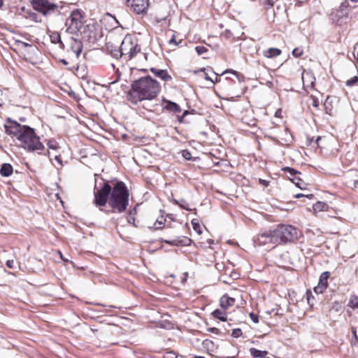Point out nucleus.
Masks as SVG:
<instances>
[{
    "mask_svg": "<svg viewBox=\"0 0 358 358\" xmlns=\"http://www.w3.org/2000/svg\"><path fill=\"white\" fill-rule=\"evenodd\" d=\"M9 124H5L6 133L10 136H15L21 143V147L28 152H37L41 154L45 147L40 141V137L35 132L34 129L27 125H22L10 118L7 119Z\"/></svg>",
    "mask_w": 358,
    "mask_h": 358,
    "instance_id": "1",
    "label": "nucleus"
},
{
    "mask_svg": "<svg viewBox=\"0 0 358 358\" xmlns=\"http://www.w3.org/2000/svg\"><path fill=\"white\" fill-rule=\"evenodd\" d=\"M159 91L160 85L157 80L150 76L141 77L132 82L127 99L136 105L138 102L154 99Z\"/></svg>",
    "mask_w": 358,
    "mask_h": 358,
    "instance_id": "2",
    "label": "nucleus"
},
{
    "mask_svg": "<svg viewBox=\"0 0 358 358\" xmlns=\"http://www.w3.org/2000/svg\"><path fill=\"white\" fill-rule=\"evenodd\" d=\"M129 191L125 184L117 182L110 192L108 205L111 208L110 212L122 213L124 212L129 205Z\"/></svg>",
    "mask_w": 358,
    "mask_h": 358,
    "instance_id": "3",
    "label": "nucleus"
},
{
    "mask_svg": "<svg viewBox=\"0 0 358 358\" xmlns=\"http://www.w3.org/2000/svg\"><path fill=\"white\" fill-rule=\"evenodd\" d=\"M278 244L292 243L298 238V230L289 224H278L275 229Z\"/></svg>",
    "mask_w": 358,
    "mask_h": 358,
    "instance_id": "4",
    "label": "nucleus"
},
{
    "mask_svg": "<svg viewBox=\"0 0 358 358\" xmlns=\"http://www.w3.org/2000/svg\"><path fill=\"white\" fill-rule=\"evenodd\" d=\"M66 31L70 34H76L83 26V16L78 10L71 12L65 23Z\"/></svg>",
    "mask_w": 358,
    "mask_h": 358,
    "instance_id": "5",
    "label": "nucleus"
},
{
    "mask_svg": "<svg viewBox=\"0 0 358 358\" xmlns=\"http://www.w3.org/2000/svg\"><path fill=\"white\" fill-rule=\"evenodd\" d=\"M112 192V187L108 182L103 183V186L94 192V203L96 206L101 208L106 206L108 203L110 192Z\"/></svg>",
    "mask_w": 358,
    "mask_h": 358,
    "instance_id": "6",
    "label": "nucleus"
},
{
    "mask_svg": "<svg viewBox=\"0 0 358 358\" xmlns=\"http://www.w3.org/2000/svg\"><path fill=\"white\" fill-rule=\"evenodd\" d=\"M32 6L34 10L41 13L45 16L59 11L58 5L50 2L48 0H34Z\"/></svg>",
    "mask_w": 358,
    "mask_h": 358,
    "instance_id": "7",
    "label": "nucleus"
},
{
    "mask_svg": "<svg viewBox=\"0 0 358 358\" xmlns=\"http://www.w3.org/2000/svg\"><path fill=\"white\" fill-rule=\"evenodd\" d=\"M255 241L257 245H265L270 244L272 245V248H275L278 245L274 229L257 235Z\"/></svg>",
    "mask_w": 358,
    "mask_h": 358,
    "instance_id": "8",
    "label": "nucleus"
},
{
    "mask_svg": "<svg viewBox=\"0 0 358 358\" xmlns=\"http://www.w3.org/2000/svg\"><path fill=\"white\" fill-rule=\"evenodd\" d=\"M127 6L137 15L146 14L149 8V0H127Z\"/></svg>",
    "mask_w": 358,
    "mask_h": 358,
    "instance_id": "9",
    "label": "nucleus"
},
{
    "mask_svg": "<svg viewBox=\"0 0 358 358\" xmlns=\"http://www.w3.org/2000/svg\"><path fill=\"white\" fill-rule=\"evenodd\" d=\"M330 276L329 271H324L320 275L319 282L316 287H314V291L317 294H322L328 286V279Z\"/></svg>",
    "mask_w": 358,
    "mask_h": 358,
    "instance_id": "10",
    "label": "nucleus"
},
{
    "mask_svg": "<svg viewBox=\"0 0 358 358\" xmlns=\"http://www.w3.org/2000/svg\"><path fill=\"white\" fill-rule=\"evenodd\" d=\"M133 41L131 37L126 36L122 41L120 48L122 51V54L125 56H127L128 59H132V53H131V47L133 44Z\"/></svg>",
    "mask_w": 358,
    "mask_h": 358,
    "instance_id": "11",
    "label": "nucleus"
},
{
    "mask_svg": "<svg viewBox=\"0 0 358 358\" xmlns=\"http://www.w3.org/2000/svg\"><path fill=\"white\" fill-rule=\"evenodd\" d=\"M346 184L352 188L358 189V171H350L346 176Z\"/></svg>",
    "mask_w": 358,
    "mask_h": 358,
    "instance_id": "12",
    "label": "nucleus"
},
{
    "mask_svg": "<svg viewBox=\"0 0 358 358\" xmlns=\"http://www.w3.org/2000/svg\"><path fill=\"white\" fill-rule=\"evenodd\" d=\"M71 50L76 54L77 57H79L83 50V43L80 40L75 38L73 36L71 38Z\"/></svg>",
    "mask_w": 358,
    "mask_h": 358,
    "instance_id": "13",
    "label": "nucleus"
},
{
    "mask_svg": "<svg viewBox=\"0 0 358 358\" xmlns=\"http://www.w3.org/2000/svg\"><path fill=\"white\" fill-rule=\"evenodd\" d=\"M349 6V3L348 1H345L342 2L339 6L338 9H336L331 12L330 16L332 20H336L334 17H336L338 13H342V16H348V7Z\"/></svg>",
    "mask_w": 358,
    "mask_h": 358,
    "instance_id": "14",
    "label": "nucleus"
},
{
    "mask_svg": "<svg viewBox=\"0 0 358 358\" xmlns=\"http://www.w3.org/2000/svg\"><path fill=\"white\" fill-rule=\"evenodd\" d=\"M150 71L153 73L157 77L161 78L164 81H169L172 79L171 75L168 73L166 70L151 68Z\"/></svg>",
    "mask_w": 358,
    "mask_h": 358,
    "instance_id": "15",
    "label": "nucleus"
},
{
    "mask_svg": "<svg viewBox=\"0 0 358 358\" xmlns=\"http://www.w3.org/2000/svg\"><path fill=\"white\" fill-rule=\"evenodd\" d=\"M235 303V299L229 297L228 295H223L220 299V306L226 310L231 306H233Z\"/></svg>",
    "mask_w": 358,
    "mask_h": 358,
    "instance_id": "16",
    "label": "nucleus"
},
{
    "mask_svg": "<svg viewBox=\"0 0 358 358\" xmlns=\"http://www.w3.org/2000/svg\"><path fill=\"white\" fill-rule=\"evenodd\" d=\"M281 50L276 48H270L263 51V55L267 58H273L279 56Z\"/></svg>",
    "mask_w": 358,
    "mask_h": 358,
    "instance_id": "17",
    "label": "nucleus"
},
{
    "mask_svg": "<svg viewBox=\"0 0 358 358\" xmlns=\"http://www.w3.org/2000/svg\"><path fill=\"white\" fill-rule=\"evenodd\" d=\"M13 166L8 163H4L0 169V174L3 177H8L13 173Z\"/></svg>",
    "mask_w": 358,
    "mask_h": 358,
    "instance_id": "18",
    "label": "nucleus"
},
{
    "mask_svg": "<svg viewBox=\"0 0 358 358\" xmlns=\"http://www.w3.org/2000/svg\"><path fill=\"white\" fill-rule=\"evenodd\" d=\"M50 41L52 43H55V44L59 43L60 48H62V49L64 48V44L62 41L61 36L58 32H52L50 35Z\"/></svg>",
    "mask_w": 358,
    "mask_h": 358,
    "instance_id": "19",
    "label": "nucleus"
},
{
    "mask_svg": "<svg viewBox=\"0 0 358 358\" xmlns=\"http://www.w3.org/2000/svg\"><path fill=\"white\" fill-rule=\"evenodd\" d=\"M166 105L164 106V108L166 109L167 110H169V111H171L173 113L181 112L180 107L176 103L172 102L171 101H166Z\"/></svg>",
    "mask_w": 358,
    "mask_h": 358,
    "instance_id": "20",
    "label": "nucleus"
},
{
    "mask_svg": "<svg viewBox=\"0 0 358 358\" xmlns=\"http://www.w3.org/2000/svg\"><path fill=\"white\" fill-rule=\"evenodd\" d=\"M250 355L254 358H265V357L267 355L268 352L267 351H262L257 350L256 348H252L250 349Z\"/></svg>",
    "mask_w": 358,
    "mask_h": 358,
    "instance_id": "21",
    "label": "nucleus"
},
{
    "mask_svg": "<svg viewBox=\"0 0 358 358\" xmlns=\"http://www.w3.org/2000/svg\"><path fill=\"white\" fill-rule=\"evenodd\" d=\"M328 207L329 206L326 203L317 201L313 205V209L314 213H317L327 210Z\"/></svg>",
    "mask_w": 358,
    "mask_h": 358,
    "instance_id": "22",
    "label": "nucleus"
},
{
    "mask_svg": "<svg viewBox=\"0 0 358 358\" xmlns=\"http://www.w3.org/2000/svg\"><path fill=\"white\" fill-rule=\"evenodd\" d=\"M212 315H213L214 317L219 319L221 321H227V316L225 313L220 309L215 310L213 312Z\"/></svg>",
    "mask_w": 358,
    "mask_h": 358,
    "instance_id": "23",
    "label": "nucleus"
},
{
    "mask_svg": "<svg viewBox=\"0 0 358 358\" xmlns=\"http://www.w3.org/2000/svg\"><path fill=\"white\" fill-rule=\"evenodd\" d=\"M348 306L353 309L358 308V296L355 295L351 296Z\"/></svg>",
    "mask_w": 358,
    "mask_h": 358,
    "instance_id": "24",
    "label": "nucleus"
},
{
    "mask_svg": "<svg viewBox=\"0 0 358 358\" xmlns=\"http://www.w3.org/2000/svg\"><path fill=\"white\" fill-rule=\"evenodd\" d=\"M165 222L166 219L163 215H162L161 217H159L154 224L155 229H162L164 226Z\"/></svg>",
    "mask_w": 358,
    "mask_h": 358,
    "instance_id": "25",
    "label": "nucleus"
},
{
    "mask_svg": "<svg viewBox=\"0 0 358 358\" xmlns=\"http://www.w3.org/2000/svg\"><path fill=\"white\" fill-rule=\"evenodd\" d=\"M290 180L296 185V187L303 189H304L305 183L299 177L296 176L294 178H290Z\"/></svg>",
    "mask_w": 358,
    "mask_h": 358,
    "instance_id": "26",
    "label": "nucleus"
},
{
    "mask_svg": "<svg viewBox=\"0 0 358 358\" xmlns=\"http://www.w3.org/2000/svg\"><path fill=\"white\" fill-rule=\"evenodd\" d=\"M282 171L285 172L289 173V176L292 178L296 177L297 174H301V173L299 172L298 171L295 170L293 168L289 167V166L284 167L282 169Z\"/></svg>",
    "mask_w": 358,
    "mask_h": 358,
    "instance_id": "27",
    "label": "nucleus"
},
{
    "mask_svg": "<svg viewBox=\"0 0 358 358\" xmlns=\"http://www.w3.org/2000/svg\"><path fill=\"white\" fill-rule=\"evenodd\" d=\"M351 331L353 335V338L351 340V343H352V345H358V336L357 334L356 328L352 327L351 328Z\"/></svg>",
    "mask_w": 358,
    "mask_h": 358,
    "instance_id": "28",
    "label": "nucleus"
},
{
    "mask_svg": "<svg viewBox=\"0 0 358 358\" xmlns=\"http://www.w3.org/2000/svg\"><path fill=\"white\" fill-rule=\"evenodd\" d=\"M141 50L140 46L136 42H133L131 47L132 58L137 55Z\"/></svg>",
    "mask_w": 358,
    "mask_h": 358,
    "instance_id": "29",
    "label": "nucleus"
},
{
    "mask_svg": "<svg viewBox=\"0 0 358 358\" xmlns=\"http://www.w3.org/2000/svg\"><path fill=\"white\" fill-rule=\"evenodd\" d=\"M192 224L193 226L194 230L198 234H199V235L201 234V233H202L201 227L200 224L197 222H196L195 220H192Z\"/></svg>",
    "mask_w": 358,
    "mask_h": 358,
    "instance_id": "30",
    "label": "nucleus"
},
{
    "mask_svg": "<svg viewBox=\"0 0 358 358\" xmlns=\"http://www.w3.org/2000/svg\"><path fill=\"white\" fill-rule=\"evenodd\" d=\"M358 82V76H355L345 82V85L348 87H352Z\"/></svg>",
    "mask_w": 358,
    "mask_h": 358,
    "instance_id": "31",
    "label": "nucleus"
},
{
    "mask_svg": "<svg viewBox=\"0 0 358 358\" xmlns=\"http://www.w3.org/2000/svg\"><path fill=\"white\" fill-rule=\"evenodd\" d=\"M195 50L199 55H201L208 52V49L203 45H198L195 47Z\"/></svg>",
    "mask_w": 358,
    "mask_h": 358,
    "instance_id": "32",
    "label": "nucleus"
},
{
    "mask_svg": "<svg viewBox=\"0 0 358 358\" xmlns=\"http://www.w3.org/2000/svg\"><path fill=\"white\" fill-rule=\"evenodd\" d=\"M111 55L113 57L118 59L123 56L122 54L121 49L114 50L111 51Z\"/></svg>",
    "mask_w": 358,
    "mask_h": 358,
    "instance_id": "33",
    "label": "nucleus"
},
{
    "mask_svg": "<svg viewBox=\"0 0 358 358\" xmlns=\"http://www.w3.org/2000/svg\"><path fill=\"white\" fill-rule=\"evenodd\" d=\"M303 53V50L299 48H296L292 50V55L296 58L301 57Z\"/></svg>",
    "mask_w": 358,
    "mask_h": 358,
    "instance_id": "34",
    "label": "nucleus"
},
{
    "mask_svg": "<svg viewBox=\"0 0 358 358\" xmlns=\"http://www.w3.org/2000/svg\"><path fill=\"white\" fill-rule=\"evenodd\" d=\"M176 203L178 204L181 208L189 210V205L185 200H181L180 202L176 201Z\"/></svg>",
    "mask_w": 358,
    "mask_h": 358,
    "instance_id": "35",
    "label": "nucleus"
},
{
    "mask_svg": "<svg viewBox=\"0 0 358 358\" xmlns=\"http://www.w3.org/2000/svg\"><path fill=\"white\" fill-rule=\"evenodd\" d=\"M242 335V331L241 329H234L232 331L231 336L234 338H238Z\"/></svg>",
    "mask_w": 358,
    "mask_h": 358,
    "instance_id": "36",
    "label": "nucleus"
},
{
    "mask_svg": "<svg viewBox=\"0 0 358 358\" xmlns=\"http://www.w3.org/2000/svg\"><path fill=\"white\" fill-rule=\"evenodd\" d=\"M182 155L183 158L187 160H190L192 159V155L188 150H182Z\"/></svg>",
    "mask_w": 358,
    "mask_h": 358,
    "instance_id": "37",
    "label": "nucleus"
},
{
    "mask_svg": "<svg viewBox=\"0 0 358 358\" xmlns=\"http://www.w3.org/2000/svg\"><path fill=\"white\" fill-rule=\"evenodd\" d=\"M250 317L254 323L257 324L259 322V317L257 315L255 314L254 313L252 312L250 313Z\"/></svg>",
    "mask_w": 358,
    "mask_h": 358,
    "instance_id": "38",
    "label": "nucleus"
},
{
    "mask_svg": "<svg viewBox=\"0 0 358 358\" xmlns=\"http://www.w3.org/2000/svg\"><path fill=\"white\" fill-rule=\"evenodd\" d=\"M216 76H215V81H214L209 76L207 73H205V79L207 80H210L212 83H215V82H218L219 80L217 78V75L215 74Z\"/></svg>",
    "mask_w": 358,
    "mask_h": 358,
    "instance_id": "39",
    "label": "nucleus"
},
{
    "mask_svg": "<svg viewBox=\"0 0 358 358\" xmlns=\"http://www.w3.org/2000/svg\"><path fill=\"white\" fill-rule=\"evenodd\" d=\"M164 358H177V356L175 352H169L164 357Z\"/></svg>",
    "mask_w": 358,
    "mask_h": 358,
    "instance_id": "40",
    "label": "nucleus"
},
{
    "mask_svg": "<svg viewBox=\"0 0 358 358\" xmlns=\"http://www.w3.org/2000/svg\"><path fill=\"white\" fill-rule=\"evenodd\" d=\"M48 145V148L50 149L56 150L57 148V146L55 142L49 141Z\"/></svg>",
    "mask_w": 358,
    "mask_h": 358,
    "instance_id": "41",
    "label": "nucleus"
},
{
    "mask_svg": "<svg viewBox=\"0 0 358 358\" xmlns=\"http://www.w3.org/2000/svg\"><path fill=\"white\" fill-rule=\"evenodd\" d=\"M208 331L215 334H218L220 333V330L215 327L208 328Z\"/></svg>",
    "mask_w": 358,
    "mask_h": 358,
    "instance_id": "42",
    "label": "nucleus"
},
{
    "mask_svg": "<svg viewBox=\"0 0 358 358\" xmlns=\"http://www.w3.org/2000/svg\"><path fill=\"white\" fill-rule=\"evenodd\" d=\"M303 196H306L308 199H312L313 197V194L304 195L303 194H297L294 196L295 198H301Z\"/></svg>",
    "mask_w": 358,
    "mask_h": 358,
    "instance_id": "43",
    "label": "nucleus"
},
{
    "mask_svg": "<svg viewBox=\"0 0 358 358\" xmlns=\"http://www.w3.org/2000/svg\"><path fill=\"white\" fill-rule=\"evenodd\" d=\"M312 105L315 108H318V106H319V101H318V99L317 98H315V97L313 98Z\"/></svg>",
    "mask_w": 358,
    "mask_h": 358,
    "instance_id": "44",
    "label": "nucleus"
},
{
    "mask_svg": "<svg viewBox=\"0 0 358 358\" xmlns=\"http://www.w3.org/2000/svg\"><path fill=\"white\" fill-rule=\"evenodd\" d=\"M344 16H342V13H338L336 17H334L336 20H333L334 22H336V23H338L340 20L343 18Z\"/></svg>",
    "mask_w": 358,
    "mask_h": 358,
    "instance_id": "45",
    "label": "nucleus"
},
{
    "mask_svg": "<svg viewBox=\"0 0 358 358\" xmlns=\"http://www.w3.org/2000/svg\"><path fill=\"white\" fill-rule=\"evenodd\" d=\"M6 266L10 268H13V266H14V261L13 260H8L6 262Z\"/></svg>",
    "mask_w": 358,
    "mask_h": 358,
    "instance_id": "46",
    "label": "nucleus"
},
{
    "mask_svg": "<svg viewBox=\"0 0 358 358\" xmlns=\"http://www.w3.org/2000/svg\"><path fill=\"white\" fill-rule=\"evenodd\" d=\"M169 43L170 44L173 43L174 45H177L178 43L176 41L175 35H173L171 38L169 40Z\"/></svg>",
    "mask_w": 358,
    "mask_h": 358,
    "instance_id": "47",
    "label": "nucleus"
},
{
    "mask_svg": "<svg viewBox=\"0 0 358 358\" xmlns=\"http://www.w3.org/2000/svg\"><path fill=\"white\" fill-rule=\"evenodd\" d=\"M259 183L263 185L265 187H268V185H269V182L266 180H263V179H259Z\"/></svg>",
    "mask_w": 358,
    "mask_h": 358,
    "instance_id": "48",
    "label": "nucleus"
},
{
    "mask_svg": "<svg viewBox=\"0 0 358 358\" xmlns=\"http://www.w3.org/2000/svg\"><path fill=\"white\" fill-rule=\"evenodd\" d=\"M166 243L171 245H178V243H177V241L176 240H173V241H166Z\"/></svg>",
    "mask_w": 358,
    "mask_h": 358,
    "instance_id": "49",
    "label": "nucleus"
},
{
    "mask_svg": "<svg viewBox=\"0 0 358 358\" xmlns=\"http://www.w3.org/2000/svg\"><path fill=\"white\" fill-rule=\"evenodd\" d=\"M128 222L129 223H132L133 224H134V221H135V219L134 217H131V214L129 215V216L128 217Z\"/></svg>",
    "mask_w": 358,
    "mask_h": 358,
    "instance_id": "50",
    "label": "nucleus"
},
{
    "mask_svg": "<svg viewBox=\"0 0 358 358\" xmlns=\"http://www.w3.org/2000/svg\"><path fill=\"white\" fill-rule=\"evenodd\" d=\"M30 17L34 19L36 22H41V20H38L37 19V15L36 13H33L32 15H30Z\"/></svg>",
    "mask_w": 358,
    "mask_h": 358,
    "instance_id": "51",
    "label": "nucleus"
},
{
    "mask_svg": "<svg viewBox=\"0 0 358 358\" xmlns=\"http://www.w3.org/2000/svg\"><path fill=\"white\" fill-rule=\"evenodd\" d=\"M191 242V240L189 238H186L183 243V245H189V243Z\"/></svg>",
    "mask_w": 358,
    "mask_h": 358,
    "instance_id": "52",
    "label": "nucleus"
},
{
    "mask_svg": "<svg viewBox=\"0 0 358 358\" xmlns=\"http://www.w3.org/2000/svg\"><path fill=\"white\" fill-rule=\"evenodd\" d=\"M60 62L64 65H67L69 64L68 62L64 59H61Z\"/></svg>",
    "mask_w": 358,
    "mask_h": 358,
    "instance_id": "53",
    "label": "nucleus"
},
{
    "mask_svg": "<svg viewBox=\"0 0 358 358\" xmlns=\"http://www.w3.org/2000/svg\"><path fill=\"white\" fill-rule=\"evenodd\" d=\"M266 2H267V3H268V4H269L271 6H273V0H266Z\"/></svg>",
    "mask_w": 358,
    "mask_h": 358,
    "instance_id": "54",
    "label": "nucleus"
},
{
    "mask_svg": "<svg viewBox=\"0 0 358 358\" xmlns=\"http://www.w3.org/2000/svg\"><path fill=\"white\" fill-rule=\"evenodd\" d=\"M220 163H227V161H226V160H222V161H220V162H216L215 164L216 166H218Z\"/></svg>",
    "mask_w": 358,
    "mask_h": 358,
    "instance_id": "55",
    "label": "nucleus"
},
{
    "mask_svg": "<svg viewBox=\"0 0 358 358\" xmlns=\"http://www.w3.org/2000/svg\"><path fill=\"white\" fill-rule=\"evenodd\" d=\"M306 294H307V300H308V303H310L309 291H308V292H307Z\"/></svg>",
    "mask_w": 358,
    "mask_h": 358,
    "instance_id": "56",
    "label": "nucleus"
},
{
    "mask_svg": "<svg viewBox=\"0 0 358 358\" xmlns=\"http://www.w3.org/2000/svg\"><path fill=\"white\" fill-rule=\"evenodd\" d=\"M358 48V43H356L354 46V50L355 51Z\"/></svg>",
    "mask_w": 358,
    "mask_h": 358,
    "instance_id": "57",
    "label": "nucleus"
},
{
    "mask_svg": "<svg viewBox=\"0 0 358 358\" xmlns=\"http://www.w3.org/2000/svg\"><path fill=\"white\" fill-rule=\"evenodd\" d=\"M321 138L320 137H317V138L316 139V143L318 145V142L319 141H320Z\"/></svg>",
    "mask_w": 358,
    "mask_h": 358,
    "instance_id": "58",
    "label": "nucleus"
},
{
    "mask_svg": "<svg viewBox=\"0 0 358 358\" xmlns=\"http://www.w3.org/2000/svg\"><path fill=\"white\" fill-rule=\"evenodd\" d=\"M3 6V0H0V8Z\"/></svg>",
    "mask_w": 358,
    "mask_h": 358,
    "instance_id": "59",
    "label": "nucleus"
},
{
    "mask_svg": "<svg viewBox=\"0 0 358 358\" xmlns=\"http://www.w3.org/2000/svg\"><path fill=\"white\" fill-rule=\"evenodd\" d=\"M353 55H354L355 57H356V55H355V52L353 53ZM357 58H358V50H357Z\"/></svg>",
    "mask_w": 358,
    "mask_h": 358,
    "instance_id": "60",
    "label": "nucleus"
},
{
    "mask_svg": "<svg viewBox=\"0 0 358 358\" xmlns=\"http://www.w3.org/2000/svg\"><path fill=\"white\" fill-rule=\"evenodd\" d=\"M194 358H204V357H201V356H195Z\"/></svg>",
    "mask_w": 358,
    "mask_h": 358,
    "instance_id": "61",
    "label": "nucleus"
},
{
    "mask_svg": "<svg viewBox=\"0 0 358 358\" xmlns=\"http://www.w3.org/2000/svg\"><path fill=\"white\" fill-rule=\"evenodd\" d=\"M20 120L22 121V122H24L25 120V118L24 117H22V118L20 119Z\"/></svg>",
    "mask_w": 358,
    "mask_h": 358,
    "instance_id": "62",
    "label": "nucleus"
},
{
    "mask_svg": "<svg viewBox=\"0 0 358 358\" xmlns=\"http://www.w3.org/2000/svg\"><path fill=\"white\" fill-rule=\"evenodd\" d=\"M201 71H206V69L205 68H203L201 69Z\"/></svg>",
    "mask_w": 358,
    "mask_h": 358,
    "instance_id": "63",
    "label": "nucleus"
},
{
    "mask_svg": "<svg viewBox=\"0 0 358 358\" xmlns=\"http://www.w3.org/2000/svg\"><path fill=\"white\" fill-rule=\"evenodd\" d=\"M168 216L169 217L170 219H172V215H169Z\"/></svg>",
    "mask_w": 358,
    "mask_h": 358,
    "instance_id": "64",
    "label": "nucleus"
}]
</instances>
